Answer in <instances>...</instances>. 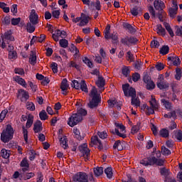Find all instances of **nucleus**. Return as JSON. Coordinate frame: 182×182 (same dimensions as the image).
<instances>
[{
  "instance_id": "f257e3e1",
  "label": "nucleus",
  "mask_w": 182,
  "mask_h": 182,
  "mask_svg": "<svg viewBox=\"0 0 182 182\" xmlns=\"http://www.w3.org/2000/svg\"><path fill=\"white\" fill-rule=\"evenodd\" d=\"M149 104L151 107H149L146 104H144L142 106H141V110L144 112L146 114H148V116L150 114H154V110L155 112H157V110H159V107H160L156 97H154L153 95L151 96Z\"/></svg>"
},
{
  "instance_id": "f03ea898",
  "label": "nucleus",
  "mask_w": 182,
  "mask_h": 182,
  "mask_svg": "<svg viewBox=\"0 0 182 182\" xmlns=\"http://www.w3.org/2000/svg\"><path fill=\"white\" fill-rule=\"evenodd\" d=\"M89 96L92 99L88 104L89 107H90V109L97 107V106H99V102H100V94L97 92V89L92 87L90 92Z\"/></svg>"
},
{
  "instance_id": "7ed1b4c3",
  "label": "nucleus",
  "mask_w": 182,
  "mask_h": 182,
  "mask_svg": "<svg viewBox=\"0 0 182 182\" xmlns=\"http://www.w3.org/2000/svg\"><path fill=\"white\" fill-rule=\"evenodd\" d=\"M73 180L76 182H95L93 173H90L87 176L85 172H79L73 176Z\"/></svg>"
},
{
  "instance_id": "20e7f679",
  "label": "nucleus",
  "mask_w": 182,
  "mask_h": 182,
  "mask_svg": "<svg viewBox=\"0 0 182 182\" xmlns=\"http://www.w3.org/2000/svg\"><path fill=\"white\" fill-rule=\"evenodd\" d=\"M14 137V129L11 125H7L1 134V139L4 143H8Z\"/></svg>"
},
{
  "instance_id": "39448f33",
  "label": "nucleus",
  "mask_w": 182,
  "mask_h": 182,
  "mask_svg": "<svg viewBox=\"0 0 182 182\" xmlns=\"http://www.w3.org/2000/svg\"><path fill=\"white\" fill-rule=\"evenodd\" d=\"M32 124H33V115L29 114L28 115L26 127H22L23 136L26 144H28V129L32 127Z\"/></svg>"
},
{
  "instance_id": "423d86ee",
  "label": "nucleus",
  "mask_w": 182,
  "mask_h": 182,
  "mask_svg": "<svg viewBox=\"0 0 182 182\" xmlns=\"http://www.w3.org/2000/svg\"><path fill=\"white\" fill-rule=\"evenodd\" d=\"M115 126L117 129H112L111 133H112V134H117V136L122 139H126V137H127V134H126V127H124L123 124L117 123L115 124Z\"/></svg>"
},
{
  "instance_id": "0eeeda50",
  "label": "nucleus",
  "mask_w": 182,
  "mask_h": 182,
  "mask_svg": "<svg viewBox=\"0 0 182 182\" xmlns=\"http://www.w3.org/2000/svg\"><path fill=\"white\" fill-rule=\"evenodd\" d=\"M82 116L79 115L78 114H73L71 117H69L68 120V126H70V127H73L76 126L78 123H80L82 122Z\"/></svg>"
},
{
  "instance_id": "6e6552de",
  "label": "nucleus",
  "mask_w": 182,
  "mask_h": 182,
  "mask_svg": "<svg viewBox=\"0 0 182 182\" xmlns=\"http://www.w3.org/2000/svg\"><path fill=\"white\" fill-rule=\"evenodd\" d=\"M157 87L160 89V90H164L169 87L170 85L167 81L164 80V75H159L158 77V80L156 82Z\"/></svg>"
},
{
  "instance_id": "1a4fd4ad",
  "label": "nucleus",
  "mask_w": 182,
  "mask_h": 182,
  "mask_svg": "<svg viewBox=\"0 0 182 182\" xmlns=\"http://www.w3.org/2000/svg\"><path fill=\"white\" fill-rule=\"evenodd\" d=\"M122 90L125 96L130 97H135L136 90L133 87H130V85L125 84L122 85Z\"/></svg>"
},
{
  "instance_id": "9d476101",
  "label": "nucleus",
  "mask_w": 182,
  "mask_h": 182,
  "mask_svg": "<svg viewBox=\"0 0 182 182\" xmlns=\"http://www.w3.org/2000/svg\"><path fill=\"white\" fill-rule=\"evenodd\" d=\"M79 150L80 153H82L85 161H87V160H89V155L90 154V150L87 148V144H83L82 145H80L79 146Z\"/></svg>"
},
{
  "instance_id": "9b49d317",
  "label": "nucleus",
  "mask_w": 182,
  "mask_h": 182,
  "mask_svg": "<svg viewBox=\"0 0 182 182\" xmlns=\"http://www.w3.org/2000/svg\"><path fill=\"white\" fill-rule=\"evenodd\" d=\"M105 39H112V41H117V33H114L110 36V25H107L104 31Z\"/></svg>"
},
{
  "instance_id": "f8f14e48",
  "label": "nucleus",
  "mask_w": 182,
  "mask_h": 182,
  "mask_svg": "<svg viewBox=\"0 0 182 182\" xmlns=\"http://www.w3.org/2000/svg\"><path fill=\"white\" fill-rule=\"evenodd\" d=\"M90 146H97V149L99 150H103V144H102V141L99 139L97 135H95L91 137V144Z\"/></svg>"
},
{
  "instance_id": "ddd939ff",
  "label": "nucleus",
  "mask_w": 182,
  "mask_h": 182,
  "mask_svg": "<svg viewBox=\"0 0 182 182\" xmlns=\"http://www.w3.org/2000/svg\"><path fill=\"white\" fill-rule=\"evenodd\" d=\"M144 83H146V87L148 90H151L154 89V87H156V85L154 84V82H153L150 78V77H149L148 75H145L144 77Z\"/></svg>"
},
{
  "instance_id": "4468645a",
  "label": "nucleus",
  "mask_w": 182,
  "mask_h": 182,
  "mask_svg": "<svg viewBox=\"0 0 182 182\" xmlns=\"http://www.w3.org/2000/svg\"><path fill=\"white\" fill-rule=\"evenodd\" d=\"M1 39H2V43H1V48L3 49H5V48H6V45L5 43V42H6V41H14V37L12 36V35H11L9 33V32H6L4 33V35L1 36Z\"/></svg>"
},
{
  "instance_id": "2eb2a0df",
  "label": "nucleus",
  "mask_w": 182,
  "mask_h": 182,
  "mask_svg": "<svg viewBox=\"0 0 182 182\" xmlns=\"http://www.w3.org/2000/svg\"><path fill=\"white\" fill-rule=\"evenodd\" d=\"M30 23H32V25H38L39 23L38 21V14H36V12L35 10H32L31 15L29 16Z\"/></svg>"
},
{
  "instance_id": "dca6fc26",
  "label": "nucleus",
  "mask_w": 182,
  "mask_h": 182,
  "mask_svg": "<svg viewBox=\"0 0 182 182\" xmlns=\"http://www.w3.org/2000/svg\"><path fill=\"white\" fill-rule=\"evenodd\" d=\"M18 97H20L21 102H26V100L29 99V93L24 90H19Z\"/></svg>"
},
{
  "instance_id": "f3484780",
  "label": "nucleus",
  "mask_w": 182,
  "mask_h": 182,
  "mask_svg": "<svg viewBox=\"0 0 182 182\" xmlns=\"http://www.w3.org/2000/svg\"><path fill=\"white\" fill-rule=\"evenodd\" d=\"M154 6L156 11H163V9L166 8L164 2H163L161 0H155L154 1Z\"/></svg>"
},
{
  "instance_id": "a211bd4d",
  "label": "nucleus",
  "mask_w": 182,
  "mask_h": 182,
  "mask_svg": "<svg viewBox=\"0 0 182 182\" xmlns=\"http://www.w3.org/2000/svg\"><path fill=\"white\" fill-rule=\"evenodd\" d=\"M89 19H90V17L83 14H81V20L77 24L78 26H86V25L89 23Z\"/></svg>"
},
{
  "instance_id": "6ab92c4d",
  "label": "nucleus",
  "mask_w": 182,
  "mask_h": 182,
  "mask_svg": "<svg viewBox=\"0 0 182 182\" xmlns=\"http://www.w3.org/2000/svg\"><path fill=\"white\" fill-rule=\"evenodd\" d=\"M155 31L156 33H158V35H159L160 36H166V29H164V28H163V26H161V24L156 25V26L155 27Z\"/></svg>"
},
{
  "instance_id": "aec40b11",
  "label": "nucleus",
  "mask_w": 182,
  "mask_h": 182,
  "mask_svg": "<svg viewBox=\"0 0 182 182\" xmlns=\"http://www.w3.org/2000/svg\"><path fill=\"white\" fill-rule=\"evenodd\" d=\"M15 82L18 83V85H20L21 86H23V87H28V84H26V81L25 80L19 76H16L14 77Z\"/></svg>"
},
{
  "instance_id": "412c9836",
  "label": "nucleus",
  "mask_w": 182,
  "mask_h": 182,
  "mask_svg": "<svg viewBox=\"0 0 182 182\" xmlns=\"http://www.w3.org/2000/svg\"><path fill=\"white\" fill-rule=\"evenodd\" d=\"M60 89L63 92V95H66V90L69 89V84H68L67 79H63L61 82Z\"/></svg>"
},
{
  "instance_id": "4be33fe9",
  "label": "nucleus",
  "mask_w": 182,
  "mask_h": 182,
  "mask_svg": "<svg viewBox=\"0 0 182 182\" xmlns=\"http://www.w3.org/2000/svg\"><path fill=\"white\" fill-rule=\"evenodd\" d=\"M42 130H43V127H42V123L41 122V121H37L36 122H35L34 127H33L34 133H41Z\"/></svg>"
},
{
  "instance_id": "5701e85b",
  "label": "nucleus",
  "mask_w": 182,
  "mask_h": 182,
  "mask_svg": "<svg viewBox=\"0 0 182 182\" xmlns=\"http://www.w3.org/2000/svg\"><path fill=\"white\" fill-rule=\"evenodd\" d=\"M96 85L98 86V87H100L101 90H105V79L103 77L100 75L98 76V80L96 82Z\"/></svg>"
},
{
  "instance_id": "b1692460",
  "label": "nucleus",
  "mask_w": 182,
  "mask_h": 182,
  "mask_svg": "<svg viewBox=\"0 0 182 182\" xmlns=\"http://www.w3.org/2000/svg\"><path fill=\"white\" fill-rule=\"evenodd\" d=\"M168 60L172 62L173 66H178L180 65V58L178 56H168Z\"/></svg>"
},
{
  "instance_id": "393cba45",
  "label": "nucleus",
  "mask_w": 182,
  "mask_h": 182,
  "mask_svg": "<svg viewBox=\"0 0 182 182\" xmlns=\"http://www.w3.org/2000/svg\"><path fill=\"white\" fill-rule=\"evenodd\" d=\"M21 167H25L23 168V171H27L28 168H29V163L28 162V159L26 158H23L20 164Z\"/></svg>"
},
{
  "instance_id": "a878e982",
  "label": "nucleus",
  "mask_w": 182,
  "mask_h": 182,
  "mask_svg": "<svg viewBox=\"0 0 182 182\" xmlns=\"http://www.w3.org/2000/svg\"><path fill=\"white\" fill-rule=\"evenodd\" d=\"M161 102L167 110L170 111L173 109V105L171 102H169L168 100H166L165 99H162L161 100Z\"/></svg>"
},
{
  "instance_id": "bb28decb",
  "label": "nucleus",
  "mask_w": 182,
  "mask_h": 182,
  "mask_svg": "<svg viewBox=\"0 0 182 182\" xmlns=\"http://www.w3.org/2000/svg\"><path fill=\"white\" fill-rule=\"evenodd\" d=\"M152 161L153 166L154 164H156V166H164V159H156L155 156L152 157Z\"/></svg>"
},
{
  "instance_id": "cd10ccee",
  "label": "nucleus",
  "mask_w": 182,
  "mask_h": 182,
  "mask_svg": "<svg viewBox=\"0 0 182 182\" xmlns=\"http://www.w3.org/2000/svg\"><path fill=\"white\" fill-rule=\"evenodd\" d=\"M131 14L134 16H137L141 14V9L140 7L134 6L131 9Z\"/></svg>"
},
{
  "instance_id": "c85d7f7f",
  "label": "nucleus",
  "mask_w": 182,
  "mask_h": 182,
  "mask_svg": "<svg viewBox=\"0 0 182 182\" xmlns=\"http://www.w3.org/2000/svg\"><path fill=\"white\" fill-rule=\"evenodd\" d=\"M60 143L63 149H68V137L66 136L60 138Z\"/></svg>"
},
{
  "instance_id": "c756f323",
  "label": "nucleus",
  "mask_w": 182,
  "mask_h": 182,
  "mask_svg": "<svg viewBox=\"0 0 182 182\" xmlns=\"http://www.w3.org/2000/svg\"><path fill=\"white\" fill-rule=\"evenodd\" d=\"M164 26L166 28L167 32H168L170 36H171V38L174 37V31H173V29H171V26H170V24L164 22Z\"/></svg>"
},
{
  "instance_id": "7c9ffc66",
  "label": "nucleus",
  "mask_w": 182,
  "mask_h": 182,
  "mask_svg": "<svg viewBox=\"0 0 182 182\" xmlns=\"http://www.w3.org/2000/svg\"><path fill=\"white\" fill-rule=\"evenodd\" d=\"M29 62L33 65L36 64V53L31 51Z\"/></svg>"
},
{
  "instance_id": "2f4dec72",
  "label": "nucleus",
  "mask_w": 182,
  "mask_h": 182,
  "mask_svg": "<svg viewBox=\"0 0 182 182\" xmlns=\"http://www.w3.org/2000/svg\"><path fill=\"white\" fill-rule=\"evenodd\" d=\"M1 156L3 159H9V156H11V151L3 149L1 151Z\"/></svg>"
},
{
  "instance_id": "473e14b6",
  "label": "nucleus",
  "mask_w": 182,
  "mask_h": 182,
  "mask_svg": "<svg viewBox=\"0 0 182 182\" xmlns=\"http://www.w3.org/2000/svg\"><path fill=\"white\" fill-rule=\"evenodd\" d=\"M170 50V48H168V46H163L160 50H159V53L161 55H167Z\"/></svg>"
},
{
  "instance_id": "72a5a7b5",
  "label": "nucleus",
  "mask_w": 182,
  "mask_h": 182,
  "mask_svg": "<svg viewBox=\"0 0 182 182\" xmlns=\"http://www.w3.org/2000/svg\"><path fill=\"white\" fill-rule=\"evenodd\" d=\"M159 135L161 137H164L165 139L168 137L169 136V132L168 129L164 128L159 131Z\"/></svg>"
},
{
  "instance_id": "f704fd0d",
  "label": "nucleus",
  "mask_w": 182,
  "mask_h": 182,
  "mask_svg": "<svg viewBox=\"0 0 182 182\" xmlns=\"http://www.w3.org/2000/svg\"><path fill=\"white\" fill-rule=\"evenodd\" d=\"M139 130H140V122H137L136 125L132 127L131 134H136V133L139 132Z\"/></svg>"
},
{
  "instance_id": "c9c22d12",
  "label": "nucleus",
  "mask_w": 182,
  "mask_h": 182,
  "mask_svg": "<svg viewBox=\"0 0 182 182\" xmlns=\"http://www.w3.org/2000/svg\"><path fill=\"white\" fill-rule=\"evenodd\" d=\"M173 136H175L177 140L179 141H182V131L181 130H176L173 131Z\"/></svg>"
},
{
  "instance_id": "e433bc0d",
  "label": "nucleus",
  "mask_w": 182,
  "mask_h": 182,
  "mask_svg": "<svg viewBox=\"0 0 182 182\" xmlns=\"http://www.w3.org/2000/svg\"><path fill=\"white\" fill-rule=\"evenodd\" d=\"M94 174L96 177H99L103 174V167H97L94 168Z\"/></svg>"
},
{
  "instance_id": "4c0bfd02",
  "label": "nucleus",
  "mask_w": 182,
  "mask_h": 182,
  "mask_svg": "<svg viewBox=\"0 0 182 182\" xmlns=\"http://www.w3.org/2000/svg\"><path fill=\"white\" fill-rule=\"evenodd\" d=\"M131 103L133 106H135L136 107H140V100H139L138 97H136V96L132 97Z\"/></svg>"
},
{
  "instance_id": "58836bf2",
  "label": "nucleus",
  "mask_w": 182,
  "mask_h": 182,
  "mask_svg": "<svg viewBox=\"0 0 182 182\" xmlns=\"http://www.w3.org/2000/svg\"><path fill=\"white\" fill-rule=\"evenodd\" d=\"M141 164L143 166H153V161H152V157L148 158L147 160H142L141 161Z\"/></svg>"
},
{
  "instance_id": "ea45409f",
  "label": "nucleus",
  "mask_w": 182,
  "mask_h": 182,
  "mask_svg": "<svg viewBox=\"0 0 182 182\" xmlns=\"http://www.w3.org/2000/svg\"><path fill=\"white\" fill-rule=\"evenodd\" d=\"M105 173L107 178H112V177H113V171L112 169V167H107V168H105Z\"/></svg>"
},
{
  "instance_id": "a19ab883",
  "label": "nucleus",
  "mask_w": 182,
  "mask_h": 182,
  "mask_svg": "<svg viewBox=\"0 0 182 182\" xmlns=\"http://www.w3.org/2000/svg\"><path fill=\"white\" fill-rule=\"evenodd\" d=\"M80 89H81L82 92H85V93H87V92H89V90H87V85H86V82L85 80H82L80 82Z\"/></svg>"
},
{
  "instance_id": "79ce46f5",
  "label": "nucleus",
  "mask_w": 182,
  "mask_h": 182,
  "mask_svg": "<svg viewBox=\"0 0 182 182\" xmlns=\"http://www.w3.org/2000/svg\"><path fill=\"white\" fill-rule=\"evenodd\" d=\"M77 114H78L79 116H81V117L82 118L83 116H86V114H87V111L82 107H77Z\"/></svg>"
},
{
  "instance_id": "37998d69",
  "label": "nucleus",
  "mask_w": 182,
  "mask_h": 182,
  "mask_svg": "<svg viewBox=\"0 0 182 182\" xmlns=\"http://www.w3.org/2000/svg\"><path fill=\"white\" fill-rule=\"evenodd\" d=\"M123 26L125 29H128V31H129V32H131L132 33L136 32V28H134L132 26L127 23H124Z\"/></svg>"
},
{
  "instance_id": "c03bdc74",
  "label": "nucleus",
  "mask_w": 182,
  "mask_h": 182,
  "mask_svg": "<svg viewBox=\"0 0 182 182\" xmlns=\"http://www.w3.org/2000/svg\"><path fill=\"white\" fill-rule=\"evenodd\" d=\"M26 30L29 32V33H32L35 32V26L32 24V23H28L26 26Z\"/></svg>"
},
{
  "instance_id": "a18cd8bd",
  "label": "nucleus",
  "mask_w": 182,
  "mask_h": 182,
  "mask_svg": "<svg viewBox=\"0 0 182 182\" xmlns=\"http://www.w3.org/2000/svg\"><path fill=\"white\" fill-rule=\"evenodd\" d=\"M73 133L75 134V136L77 139V140H82L83 137L80 135V131L77 129V128L73 129Z\"/></svg>"
},
{
  "instance_id": "49530a36",
  "label": "nucleus",
  "mask_w": 182,
  "mask_h": 182,
  "mask_svg": "<svg viewBox=\"0 0 182 182\" xmlns=\"http://www.w3.org/2000/svg\"><path fill=\"white\" fill-rule=\"evenodd\" d=\"M178 10V9H176V8L169 9L168 12H169V15H170L171 18H174L176 16V15H177Z\"/></svg>"
},
{
  "instance_id": "de8ad7c7",
  "label": "nucleus",
  "mask_w": 182,
  "mask_h": 182,
  "mask_svg": "<svg viewBox=\"0 0 182 182\" xmlns=\"http://www.w3.org/2000/svg\"><path fill=\"white\" fill-rule=\"evenodd\" d=\"M6 114H8L7 109H4L0 113V123L4 122L5 117H6Z\"/></svg>"
},
{
  "instance_id": "09e8293b",
  "label": "nucleus",
  "mask_w": 182,
  "mask_h": 182,
  "mask_svg": "<svg viewBox=\"0 0 182 182\" xmlns=\"http://www.w3.org/2000/svg\"><path fill=\"white\" fill-rule=\"evenodd\" d=\"M39 117L41 120H46L48 119V114L46 113V111L42 110L39 113Z\"/></svg>"
},
{
  "instance_id": "8fccbe9b",
  "label": "nucleus",
  "mask_w": 182,
  "mask_h": 182,
  "mask_svg": "<svg viewBox=\"0 0 182 182\" xmlns=\"http://www.w3.org/2000/svg\"><path fill=\"white\" fill-rule=\"evenodd\" d=\"M114 149H117V150H119V151L123 150L122 142H120V141H117L114 144Z\"/></svg>"
},
{
  "instance_id": "3c124183",
  "label": "nucleus",
  "mask_w": 182,
  "mask_h": 182,
  "mask_svg": "<svg viewBox=\"0 0 182 182\" xmlns=\"http://www.w3.org/2000/svg\"><path fill=\"white\" fill-rule=\"evenodd\" d=\"M82 61L84 63H85V65L88 66V68H93V63H92V62L90 61V60H89V58H87V57H85L84 58H82Z\"/></svg>"
},
{
  "instance_id": "603ef678",
  "label": "nucleus",
  "mask_w": 182,
  "mask_h": 182,
  "mask_svg": "<svg viewBox=\"0 0 182 182\" xmlns=\"http://www.w3.org/2000/svg\"><path fill=\"white\" fill-rule=\"evenodd\" d=\"M26 107L28 110H30L31 112H33L35 110V104L32 102H28L26 104Z\"/></svg>"
},
{
  "instance_id": "864d4df0",
  "label": "nucleus",
  "mask_w": 182,
  "mask_h": 182,
  "mask_svg": "<svg viewBox=\"0 0 182 182\" xmlns=\"http://www.w3.org/2000/svg\"><path fill=\"white\" fill-rule=\"evenodd\" d=\"M166 12L164 11L161 10L158 14V18L161 22H163L164 21V17L166 16Z\"/></svg>"
},
{
  "instance_id": "5fc2aeb1",
  "label": "nucleus",
  "mask_w": 182,
  "mask_h": 182,
  "mask_svg": "<svg viewBox=\"0 0 182 182\" xmlns=\"http://www.w3.org/2000/svg\"><path fill=\"white\" fill-rule=\"evenodd\" d=\"M161 151L164 156H168L169 154H171V151L168 149L166 148V146H162Z\"/></svg>"
},
{
  "instance_id": "6e6d98bb",
  "label": "nucleus",
  "mask_w": 182,
  "mask_h": 182,
  "mask_svg": "<svg viewBox=\"0 0 182 182\" xmlns=\"http://www.w3.org/2000/svg\"><path fill=\"white\" fill-rule=\"evenodd\" d=\"M71 86H72V87H74V89H77V90L80 89V83L78 82V81L75 80H73Z\"/></svg>"
},
{
  "instance_id": "4d7b16f0",
  "label": "nucleus",
  "mask_w": 182,
  "mask_h": 182,
  "mask_svg": "<svg viewBox=\"0 0 182 182\" xmlns=\"http://www.w3.org/2000/svg\"><path fill=\"white\" fill-rule=\"evenodd\" d=\"M122 75L125 76V77H127L129 75H130V70L129 69V67H124L122 68Z\"/></svg>"
},
{
  "instance_id": "13d9d810",
  "label": "nucleus",
  "mask_w": 182,
  "mask_h": 182,
  "mask_svg": "<svg viewBox=\"0 0 182 182\" xmlns=\"http://www.w3.org/2000/svg\"><path fill=\"white\" fill-rule=\"evenodd\" d=\"M69 45V42L66 39L60 40V46L61 48H66Z\"/></svg>"
},
{
  "instance_id": "bf43d9fd",
  "label": "nucleus",
  "mask_w": 182,
  "mask_h": 182,
  "mask_svg": "<svg viewBox=\"0 0 182 182\" xmlns=\"http://www.w3.org/2000/svg\"><path fill=\"white\" fill-rule=\"evenodd\" d=\"M56 33L59 38H63L66 37V31H65L57 30Z\"/></svg>"
},
{
  "instance_id": "052dcab7",
  "label": "nucleus",
  "mask_w": 182,
  "mask_h": 182,
  "mask_svg": "<svg viewBox=\"0 0 182 182\" xmlns=\"http://www.w3.org/2000/svg\"><path fill=\"white\" fill-rule=\"evenodd\" d=\"M176 74L175 75V78L176 80H180L181 79V69L180 68H176Z\"/></svg>"
},
{
  "instance_id": "680f3d73",
  "label": "nucleus",
  "mask_w": 182,
  "mask_h": 182,
  "mask_svg": "<svg viewBox=\"0 0 182 182\" xmlns=\"http://www.w3.org/2000/svg\"><path fill=\"white\" fill-rule=\"evenodd\" d=\"M160 46V43L159 41L154 40L151 42V47L154 48H157Z\"/></svg>"
},
{
  "instance_id": "e2e57ef3",
  "label": "nucleus",
  "mask_w": 182,
  "mask_h": 182,
  "mask_svg": "<svg viewBox=\"0 0 182 182\" xmlns=\"http://www.w3.org/2000/svg\"><path fill=\"white\" fill-rule=\"evenodd\" d=\"M97 135L102 139L107 138V133L106 132H98Z\"/></svg>"
},
{
  "instance_id": "0e129e2a",
  "label": "nucleus",
  "mask_w": 182,
  "mask_h": 182,
  "mask_svg": "<svg viewBox=\"0 0 182 182\" xmlns=\"http://www.w3.org/2000/svg\"><path fill=\"white\" fill-rule=\"evenodd\" d=\"M32 177H35L34 173H32V172L27 173L24 176V180H29V179L32 178Z\"/></svg>"
},
{
  "instance_id": "69168bd1",
  "label": "nucleus",
  "mask_w": 182,
  "mask_h": 182,
  "mask_svg": "<svg viewBox=\"0 0 182 182\" xmlns=\"http://www.w3.org/2000/svg\"><path fill=\"white\" fill-rule=\"evenodd\" d=\"M149 11L151 18H156V11H154V8H153V6H151L149 7Z\"/></svg>"
},
{
  "instance_id": "338daca9",
  "label": "nucleus",
  "mask_w": 182,
  "mask_h": 182,
  "mask_svg": "<svg viewBox=\"0 0 182 182\" xmlns=\"http://www.w3.org/2000/svg\"><path fill=\"white\" fill-rule=\"evenodd\" d=\"M139 79H140V74L135 73L132 75V80L134 82H138Z\"/></svg>"
},
{
  "instance_id": "774afa93",
  "label": "nucleus",
  "mask_w": 182,
  "mask_h": 182,
  "mask_svg": "<svg viewBox=\"0 0 182 182\" xmlns=\"http://www.w3.org/2000/svg\"><path fill=\"white\" fill-rule=\"evenodd\" d=\"M21 22V18H12L11 19V25L16 26L19 24Z\"/></svg>"
}]
</instances>
